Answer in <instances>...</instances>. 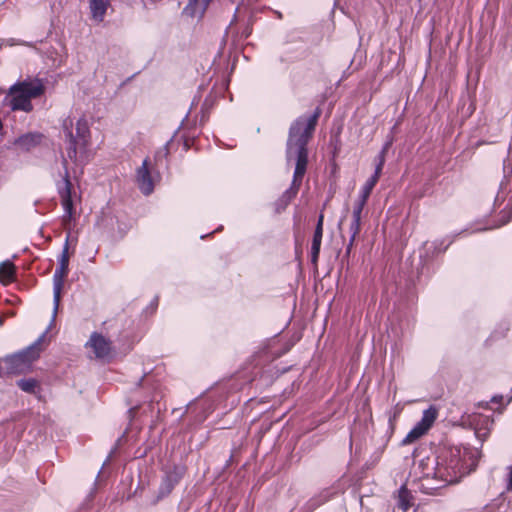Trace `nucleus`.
Masks as SVG:
<instances>
[{
  "mask_svg": "<svg viewBox=\"0 0 512 512\" xmlns=\"http://www.w3.org/2000/svg\"><path fill=\"white\" fill-rule=\"evenodd\" d=\"M211 0H189L183 10V14L192 18L200 19L204 15Z\"/></svg>",
  "mask_w": 512,
  "mask_h": 512,
  "instance_id": "13",
  "label": "nucleus"
},
{
  "mask_svg": "<svg viewBox=\"0 0 512 512\" xmlns=\"http://www.w3.org/2000/svg\"><path fill=\"white\" fill-rule=\"evenodd\" d=\"M385 152H386V149L384 148L378 155L377 157V164H376V167H375V171H374V174L371 176V177H375V180H379V177L381 175V172H382V169H383V166H384V163H385Z\"/></svg>",
  "mask_w": 512,
  "mask_h": 512,
  "instance_id": "24",
  "label": "nucleus"
},
{
  "mask_svg": "<svg viewBox=\"0 0 512 512\" xmlns=\"http://www.w3.org/2000/svg\"><path fill=\"white\" fill-rule=\"evenodd\" d=\"M469 424L474 428L476 437L484 440L489 435L493 420L486 415L474 414L469 417Z\"/></svg>",
  "mask_w": 512,
  "mask_h": 512,
  "instance_id": "11",
  "label": "nucleus"
},
{
  "mask_svg": "<svg viewBox=\"0 0 512 512\" xmlns=\"http://www.w3.org/2000/svg\"><path fill=\"white\" fill-rule=\"evenodd\" d=\"M318 116L319 113H315L308 118L299 117L290 127L286 148V160L288 164L291 161H295V170L291 187L283 193L280 199L283 207H286L296 196L306 173L308 164L306 146L315 129Z\"/></svg>",
  "mask_w": 512,
  "mask_h": 512,
  "instance_id": "2",
  "label": "nucleus"
},
{
  "mask_svg": "<svg viewBox=\"0 0 512 512\" xmlns=\"http://www.w3.org/2000/svg\"><path fill=\"white\" fill-rule=\"evenodd\" d=\"M377 182L378 181L375 180V177H370L362 187L359 196L363 197L364 199H368Z\"/></svg>",
  "mask_w": 512,
  "mask_h": 512,
  "instance_id": "23",
  "label": "nucleus"
},
{
  "mask_svg": "<svg viewBox=\"0 0 512 512\" xmlns=\"http://www.w3.org/2000/svg\"><path fill=\"white\" fill-rule=\"evenodd\" d=\"M479 459V452L470 447L452 446L445 448L436 459L422 460L424 478L433 477L444 485L458 482L464 475L473 471Z\"/></svg>",
  "mask_w": 512,
  "mask_h": 512,
  "instance_id": "1",
  "label": "nucleus"
},
{
  "mask_svg": "<svg viewBox=\"0 0 512 512\" xmlns=\"http://www.w3.org/2000/svg\"><path fill=\"white\" fill-rule=\"evenodd\" d=\"M504 177L500 183L494 206L500 207L507 200V205L501 211V225H505L512 219V168L504 162Z\"/></svg>",
  "mask_w": 512,
  "mask_h": 512,
  "instance_id": "6",
  "label": "nucleus"
},
{
  "mask_svg": "<svg viewBox=\"0 0 512 512\" xmlns=\"http://www.w3.org/2000/svg\"><path fill=\"white\" fill-rule=\"evenodd\" d=\"M414 504V497L406 486H401L397 493V506L406 512Z\"/></svg>",
  "mask_w": 512,
  "mask_h": 512,
  "instance_id": "18",
  "label": "nucleus"
},
{
  "mask_svg": "<svg viewBox=\"0 0 512 512\" xmlns=\"http://www.w3.org/2000/svg\"><path fill=\"white\" fill-rule=\"evenodd\" d=\"M322 235H323V215H320L315 231L314 236L312 240V246H311V261L312 263L316 264L318 261L319 253H320V247H321V241H322Z\"/></svg>",
  "mask_w": 512,
  "mask_h": 512,
  "instance_id": "16",
  "label": "nucleus"
},
{
  "mask_svg": "<svg viewBox=\"0 0 512 512\" xmlns=\"http://www.w3.org/2000/svg\"><path fill=\"white\" fill-rule=\"evenodd\" d=\"M44 90L40 79L19 81L9 88L4 102L13 111L30 112L33 110L31 100L40 97Z\"/></svg>",
  "mask_w": 512,
  "mask_h": 512,
  "instance_id": "4",
  "label": "nucleus"
},
{
  "mask_svg": "<svg viewBox=\"0 0 512 512\" xmlns=\"http://www.w3.org/2000/svg\"><path fill=\"white\" fill-rule=\"evenodd\" d=\"M152 165L146 158L142 165L136 170V183L144 195H149L154 190V179L152 177Z\"/></svg>",
  "mask_w": 512,
  "mask_h": 512,
  "instance_id": "9",
  "label": "nucleus"
},
{
  "mask_svg": "<svg viewBox=\"0 0 512 512\" xmlns=\"http://www.w3.org/2000/svg\"><path fill=\"white\" fill-rule=\"evenodd\" d=\"M506 490L512 492V466L508 468Z\"/></svg>",
  "mask_w": 512,
  "mask_h": 512,
  "instance_id": "26",
  "label": "nucleus"
},
{
  "mask_svg": "<svg viewBox=\"0 0 512 512\" xmlns=\"http://www.w3.org/2000/svg\"><path fill=\"white\" fill-rule=\"evenodd\" d=\"M14 45H16V42L14 41V39H8V40L0 39V49L3 46H14Z\"/></svg>",
  "mask_w": 512,
  "mask_h": 512,
  "instance_id": "27",
  "label": "nucleus"
},
{
  "mask_svg": "<svg viewBox=\"0 0 512 512\" xmlns=\"http://www.w3.org/2000/svg\"><path fill=\"white\" fill-rule=\"evenodd\" d=\"M68 264H69V256H68V244L66 243L64 246V249L62 251V254L59 258V265L56 268L54 275H53V315H52V322L54 321L60 300H61V292L64 286L65 278L68 274Z\"/></svg>",
  "mask_w": 512,
  "mask_h": 512,
  "instance_id": "7",
  "label": "nucleus"
},
{
  "mask_svg": "<svg viewBox=\"0 0 512 512\" xmlns=\"http://www.w3.org/2000/svg\"><path fill=\"white\" fill-rule=\"evenodd\" d=\"M43 135L41 133L33 132L27 133L16 139L15 145L24 151H29L39 145Z\"/></svg>",
  "mask_w": 512,
  "mask_h": 512,
  "instance_id": "15",
  "label": "nucleus"
},
{
  "mask_svg": "<svg viewBox=\"0 0 512 512\" xmlns=\"http://www.w3.org/2000/svg\"><path fill=\"white\" fill-rule=\"evenodd\" d=\"M45 335L46 333H43L35 342L22 351L5 357L4 361L10 373L20 374L30 369L32 363L40 356L42 351L41 343L43 342Z\"/></svg>",
  "mask_w": 512,
  "mask_h": 512,
  "instance_id": "5",
  "label": "nucleus"
},
{
  "mask_svg": "<svg viewBox=\"0 0 512 512\" xmlns=\"http://www.w3.org/2000/svg\"><path fill=\"white\" fill-rule=\"evenodd\" d=\"M18 387L27 393H35L38 382L35 379H21L17 382Z\"/></svg>",
  "mask_w": 512,
  "mask_h": 512,
  "instance_id": "22",
  "label": "nucleus"
},
{
  "mask_svg": "<svg viewBox=\"0 0 512 512\" xmlns=\"http://www.w3.org/2000/svg\"><path fill=\"white\" fill-rule=\"evenodd\" d=\"M15 267L9 262L5 261L0 264V281L4 284L12 282L14 279Z\"/></svg>",
  "mask_w": 512,
  "mask_h": 512,
  "instance_id": "19",
  "label": "nucleus"
},
{
  "mask_svg": "<svg viewBox=\"0 0 512 512\" xmlns=\"http://www.w3.org/2000/svg\"><path fill=\"white\" fill-rule=\"evenodd\" d=\"M177 483L176 477L172 475H167L161 482V485L159 487V498H163L170 494V492L173 490L174 486Z\"/></svg>",
  "mask_w": 512,
  "mask_h": 512,
  "instance_id": "20",
  "label": "nucleus"
},
{
  "mask_svg": "<svg viewBox=\"0 0 512 512\" xmlns=\"http://www.w3.org/2000/svg\"><path fill=\"white\" fill-rule=\"evenodd\" d=\"M110 6V0H89V10L91 19L97 23H101Z\"/></svg>",
  "mask_w": 512,
  "mask_h": 512,
  "instance_id": "14",
  "label": "nucleus"
},
{
  "mask_svg": "<svg viewBox=\"0 0 512 512\" xmlns=\"http://www.w3.org/2000/svg\"><path fill=\"white\" fill-rule=\"evenodd\" d=\"M62 130L67 144L66 151L70 160L83 164L89 158V145L91 140L90 127L85 117L73 121L67 117L62 122Z\"/></svg>",
  "mask_w": 512,
  "mask_h": 512,
  "instance_id": "3",
  "label": "nucleus"
},
{
  "mask_svg": "<svg viewBox=\"0 0 512 512\" xmlns=\"http://www.w3.org/2000/svg\"><path fill=\"white\" fill-rule=\"evenodd\" d=\"M437 417V410L434 407H429L424 410L421 420L410 430V432L403 439V444H410L421 436H423L433 425Z\"/></svg>",
  "mask_w": 512,
  "mask_h": 512,
  "instance_id": "8",
  "label": "nucleus"
},
{
  "mask_svg": "<svg viewBox=\"0 0 512 512\" xmlns=\"http://www.w3.org/2000/svg\"><path fill=\"white\" fill-rule=\"evenodd\" d=\"M86 347L92 349L96 358L103 359L111 352V343L103 335L92 333Z\"/></svg>",
  "mask_w": 512,
  "mask_h": 512,
  "instance_id": "10",
  "label": "nucleus"
},
{
  "mask_svg": "<svg viewBox=\"0 0 512 512\" xmlns=\"http://www.w3.org/2000/svg\"><path fill=\"white\" fill-rule=\"evenodd\" d=\"M64 187L60 189L61 203L64 209L63 219H71L73 214V201L71 197L72 184L69 180L68 172H65Z\"/></svg>",
  "mask_w": 512,
  "mask_h": 512,
  "instance_id": "12",
  "label": "nucleus"
},
{
  "mask_svg": "<svg viewBox=\"0 0 512 512\" xmlns=\"http://www.w3.org/2000/svg\"><path fill=\"white\" fill-rule=\"evenodd\" d=\"M368 199H364L363 197L359 196L358 200L354 204L353 213L352 216L361 217L363 208L366 204Z\"/></svg>",
  "mask_w": 512,
  "mask_h": 512,
  "instance_id": "25",
  "label": "nucleus"
},
{
  "mask_svg": "<svg viewBox=\"0 0 512 512\" xmlns=\"http://www.w3.org/2000/svg\"><path fill=\"white\" fill-rule=\"evenodd\" d=\"M486 230V228H478L477 231Z\"/></svg>",
  "mask_w": 512,
  "mask_h": 512,
  "instance_id": "28",
  "label": "nucleus"
},
{
  "mask_svg": "<svg viewBox=\"0 0 512 512\" xmlns=\"http://www.w3.org/2000/svg\"><path fill=\"white\" fill-rule=\"evenodd\" d=\"M341 489L332 486L330 488L322 490L318 495L311 498L307 505L310 510L316 509L320 505L324 504L325 502L329 501L331 498H333L336 494L340 493Z\"/></svg>",
  "mask_w": 512,
  "mask_h": 512,
  "instance_id": "17",
  "label": "nucleus"
},
{
  "mask_svg": "<svg viewBox=\"0 0 512 512\" xmlns=\"http://www.w3.org/2000/svg\"><path fill=\"white\" fill-rule=\"evenodd\" d=\"M360 227H361V217H356V216H352V221H351V224H350V239H349V243L347 245V252H350L351 250V247L353 246L354 244V241L356 239V236L359 234L360 232Z\"/></svg>",
  "mask_w": 512,
  "mask_h": 512,
  "instance_id": "21",
  "label": "nucleus"
}]
</instances>
